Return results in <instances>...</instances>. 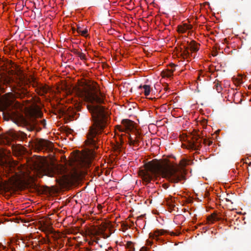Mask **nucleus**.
I'll list each match as a JSON object with an SVG mask.
<instances>
[{
  "label": "nucleus",
  "instance_id": "1",
  "mask_svg": "<svg viewBox=\"0 0 251 251\" xmlns=\"http://www.w3.org/2000/svg\"><path fill=\"white\" fill-rule=\"evenodd\" d=\"M77 95L89 103L87 107L93 119V124L89 128L85 142L94 149L97 148L99 135L102 133L109 120L107 112L100 105L104 102V96L96 85L78 89Z\"/></svg>",
  "mask_w": 251,
  "mask_h": 251
},
{
  "label": "nucleus",
  "instance_id": "2",
  "mask_svg": "<svg viewBox=\"0 0 251 251\" xmlns=\"http://www.w3.org/2000/svg\"><path fill=\"white\" fill-rule=\"evenodd\" d=\"M30 97L31 96L25 86L21 84L14 86L12 88L11 92L3 95V100L0 102V111L3 112L4 118L7 116V120L9 118L17 119L21 125L26 126L29 130L31 131L37 128L40 124L45 127L46 121L38 120L32 113H29L26 117L19 113L21 103L16 100V99H23Z\"/></svg>",
  "mask_w": 251,
  "mask_h": 251
},
{
  "label": "nucleus",
  "instance_id": "3",
  "mask_svg": "<svg viewBox=\"0 0 251 251\" xmlns=\"http://www.w3.org/2000/svg\"><path fill=\"white\" fill-rule=\"evenodd\" d=\"M142 165V181L150 180L154 174H159L172 183H178L185 179L184 171L169 164L154 163L153 161L146 162Z\"/></svg>",
  "mask_w": 251,
  "mask_h": 251
},
{
  "label": "nucleus",
  "instance_id": "4",
  "mask_svg": "<svg viewBox=\"0 0 251 251\" xmlns=\"http://www.w3.org/2000/svg\"><path fill=\"white\" fill-rule=\"evenodd\" d=\"M117 126L119 130L122 132H131V134L129 135V140L134 145L138 143L140 132L134 122L128 119H124L122 121V125Z\"/></svg>",
  "mask_w": 251,
  "mask_h": 251
},
{
  "label": "nucleus",
  "instance_id": "5",
  "mask_svg": "<svg viewBox=\"0 0 251 251\" xmlns=\"http://www.w3.org/2000/svg\"><path fill=\"white\" fill-rule=\"evenodd\" d=\"M94 157L93 152L91 155L78 153L74 155L73 161L74 166L77 169L89 167L91 163L92 159Z\"/></svg>",
  "mask_w": 251,
  "mask_h": 251
},
{
  "label": "nucleus",
  "instance_id": "6",
  "mask_svg": "<svg viewBox=\"0 0 251 251\" xmlns=\"http://www.w3.org/2000/svg\"><path fill=\"white\" fill-rule=\"evenodd\" d=\"M33 169L39 177L44 175L52 176V169L50 165L44 160H37L33 162Z\"/></svg>",
  "mask_w": 251,
  "mask_h": 251
},
{
  "label": "nucleus",
  "instance_id": "7",
  "mask_svg": "<svg viewBox=\"0 0 251 251\" xmlns=\"http://www.w3.org/2000/svg\"><path fill=\"white\" fill-rule=\"evenodd\" d=\"M32 147L38 151H52L53 148V143L46 139L36 138L32 141Z\"/></svg>",
  "mask_w": 251,
  "mask_h": 251
},
{
  "label": "nucleus",
  "instance_id": "8",
  "mask_svg": "<svg viewBox=\"0 0 251 251\" xmlns=\"http://www.w3.org/2000/svg\"><path fill=\"white\" fill-rule=\"evenodd\" d=\"M22 79H25L27 82L32 85L33 87L35 88L36 92L39 95L43 96L48 91V88L46 86L37 82L33 76H31L30 78H26L24 75L23 78H22Z\"/></svg>",
  "mask_w": 251,
  "mask_h": 251
},
{
  "label": "nucleus",
  "instance_id": "9",
  "mask_svg": "<svg viewBox=\"0 0 251 251\" xmlns=\"http://www.w3.org/2000/svg\"><path fill=\"white\" fill-rule=\"evenodd\" d=\"M201 137L198 133L193 135L191 141L189 142L188 147L189 149L193 150H199L201 146Z\"/></svg>",
  "mask_w": 251,
  "mask_h": 251
},
{
  "label": "nucleus",
  "instance_id": "10",
  "mask_svg": "<svg viewBox=\"0 0 251 251\" xmlns=\"http://www.w3.org/2000/svg\"><path fill=\"white\" fill-rule=\"evenodd\" d=\"M185 51L188 53V50H190L193 52L197 51L199 50V44H197L195 41L192 40L190 43L187 42V46H184Z\"/></svg>",
  "mask_w": 251,
  "mask_h": 251
},
{
  "label": "nucleus",
  "instance_id": "11",
  "mask_svg": "<svg viewBox=\"0 0 251 251\" xmlns=\"http://www.w3.org/2000/svg\"><path fill=\"white\" fill-rule=\"evenodd\" d=\"M170 66L172 68L171 69H167L162 72V74L164 77L166 76L167 77H170L173 75V74L175 71V69H173V68L176 67V65L174 64H171Z\"/></svg>",
  "mask_w": 251,
  "mask_h": 251
},
{
  "label": "nucleus",
  "instance_id": "12",
  "mask_svg": "<svg viewBox=\"0 0 251 251\" xmlns=\"http://www.w3.org/2000/svg\"><path fill=\"white\" fill-rule=\"evenodd\" d=\"M149 81L148 79H145L144 82L145 84L142 86V89H144V93L146 96L149 95L151 90L150 85L147 84Z\"/></svg>",
  "mask_w": 251,
  "mask_h": 251
},
{
  "label": "nucleus",
  "instance_id": "13",
  "mask_svg": "<svg viewBox=\"0 0 251 251\" xmlns=\"http://www.w3.org/2000/svg\"><path fill=\"white\" fill-rule=\"evenodd\" d=\"M214 88L215 89L218 93L221 92L223 88L222 87L220 82L218 80H217V81H215L214 82Z\"/></svg>",
  "mask_w": 251,
  "mask_h": 251
},
{
  "label": "nucleus",
  "instance_id": "14",
  "mask_svg": "<svg viewBox=\"0 0 251 251\" xmlns=\"http://www.w3.org/2000/svg\"><path fill=\"white\" fill-rule=\"evenodd\" d=\"M42 231L46 233H51L53 232L52 229L47 226H45L42 227Z\"/></svg>",
  "mask_w": 251,
  "mask_h": 251
},
{
  "label": "nucleus",
  "instance_id": "15",
  "mask_svg": "<svg viewBox=\"0 0 251 251\" xmlns=\"http://www.w3.org/2000/svg\"><path fill=\"white\" fill-rule=\"evenodd\" d=\"M188 22L187 23H184L182 25L185 28V29H187V30H189L192 29V25H191L190 23L191 22L188 19Z\"/></svg>",
  "mask_w": 251,
  "mask_h": 251
},
{
  "label": "nucleus",
  "instance_id": "16",
  "mask_svg": "<svg viewBox=\"0 0 251 251\" xmlns=\"http://www.w3.org/2000/svg\"><path fill=\"white\" fill-rule=\"evenodd\" d=\"M220 220V218L217 217V215L216 214H212L211 215L210 217L208 218V220L213 221H218Z\"/></svg>",
  "mask_w": 251,
  "mask_h": 251
},
{
  "label": "nucleus",
  "instance_id": "17",
  "mask_svg": "<svg viewBox=\"0 0 251 251\" xmlns=\"http://www.w3.org/2000/svg\"><path fill=\"white\" fill-rule=\"evenodd\" d=\"M187 30V29H185V28L181 25L178 26V31L179 32L184 33Z\"/></svg>",
  "mask_w": 251,
  "mask_h": 251
},
{
  "label": "nucleus",
  "instance_id": "18",
  "mask_svg": "<svg viewBox=\"0 0 251 251\" xmlns=\"http://www.w3.org/2000/svg\"><path fill=\"white\" fill-rule=\"evenodd\" d=\"M78 56L82 60H85L86 59L85 54L81 52L78 53Z\"/></svg>",
  "mask_w": 251,
  "mask_h": 251
},
{
  "label": "nucleus",
  "instance_id": "19",
  "mask_svg": "<svg viewBox=\"0 0 251 251\" xmlns=\"http://www.w3.org/2000/svg\"><path fill=\"white\" fill-rule=\"evenodd\" d=\"M203 144H207L208 146H210L212 144V141L204 139L203 140Z\"/></svg>",
  "mask_w": 251,
  "mask_h": 251
},
{
  "label": "nucleus",
  "instance_id": "20",
  "mask_svg": "<svg viewBox=\"0 0 251 251\" xmlns=\"http://www.w3.org/2000/svg\"><path fill=\"white\" fill-rule=\"evenodd\" d=\"M88 32L87 28H85L83 30H81V32H78L80 33L82 36H85V35Z\"/></svg>",
  "mask_w": 251,
  "mask_h": 251
},
{
  "label": "nucleus",
  "instance_id": "21",
  "mask_svg": "<svg viewBox=\"0 0 251 251\" xmlns=\"http://www.w3.org/2000/svg\"><path fill=\"white\" fill-rule=\"evenodd\" d=\"M165 232V231L164 229H160L156 231V233H157L158 235H163L164 234Z\"/></svg>",
  "mask_w": 251,
  "mask_h": 251
},
{
  "label": "nucleus",
  "instance_id": "22",
  "mask_svg": "<svg viewBox=\"0 0 251 251\" xmlns=\"http://www.w3.org/2000/svg\"><path fill=\"white\" fill-rule=\"evenodd\" d=\"M141 136V133H140V136ZM140 137L139 138V142L138 144H136V145L135 144L134 145L133 144H132V143H131L130 141L129 140V142H130V144H132L133 145V147L134 148V150H136V148H137V149H138V148H137L139 145V143H140Z\"/></svg>",
  "mask_w": 251,
  "mask_h": 251
},
{
  "label": "nucleus",
  "instance_id": "23",
  "mask_svg": "<svg viewBox=\"0 0 251 251\" xmlns=\"http://www.w3.org/2000/svg\"><path fill=\"white\" fill-rule=\"evenodd\" d=\"M148 39V38L146 37H144L142 36V46H146V45H143V43H146V40Z\"/></svg>",
  "mask_w": 251,
  "mask_h": 251
},
{
  "label": "nucleus",
  "instance_id": "24",
  "mask_svg": "<svg viewBox=\"0 0 251 251\" xmlns=\"http://www.w3.org/2000/svg\"><path fill=\"white\" fill-rule=\"evenodd\" d=\"M150 115V113L148 111H146L142 113V115L146 117L147 118L148 117V116Z\"/></svg>",
  "mask_w": 251,
  "mask_h": 251
},
{
  "label": "nucleus",
  "instance_id": "25",
  "mask_svg": "<svg viewBox=\"0 0 251 251\" xmlns=\"http://www.w3.org/2000/svg\"><path fill=\"white\" fill-rule=\"evenodd\" d=\"M127 245H128L129 247H130V246H133V251H134V250H135V248H134L135 244H133V243L131 242H127Z\"/></svg>",
  "mask_w": 251,
  "mask_h": 251
},
{
  "label": "nucleus",
  "instance_id": "26",
  "mask_svg": "<svg viewBox=\"0 0 251 251\" xmlns=\"http://www.w3.org/2000/svg\"><path fill=\"white\" fill-rule=\"evenodd\" d=\"M77 26V32L78 33L79 32H81V27L80 26V25L79 24H77L76 25Z\"/></svg>",
  "mask_w": 251,
  "mask_h": 251
},
{
  "label": "nucleus",
  "instance_id": "27",
  "mask_svg": "<svg viewBox=\"0 0 251 251\" xmlns=\"http://www.w3.org/2000/svg\"><path fill=\"white\" fill-rule=\"evenodd\" d=\"M135 2H136L137 5L139 6H141V0H134Z\"/></svg>",
  "mask_w": 251,
  "mask_h": 251
},
{
  "label": "nucleus",
  "instance_id": "28",
  "mask_svg": "<svg viewBox=\"0 0 251 251\" xmlns=\"http://www.w3.org/2000/svg\"><path fill=\"white\" fill-rule=\"evenodd\" d=\"M145 143L146 144V145L148 147L149 146V144L150 143V141L149 140V143L147 142V141H145V142H144L142 141V146H144L145 145Z\"/></svg>",
  "mask_w": 251,
  "mask_h": 251
},
{
  "label": "nucleus",
  "instance_id": "29",
  "mask_svg": "<svg viewBox=\"0 0 251 251\" xmlns=\"http://www.w3.org/2000/svg\"><path fill=\"white\" fill-rule=\"evenodd\" d=\"M23 20V19L22 18V17H20V18H17L16 19H15V21H16V23H18V22H21V21H22Z\"/></svg>",
  "mask_w": 251,
  "mask_h": 251
},
{
  "label": "nucleus",
  "instance_id": "30",
  "mask_svg": "<svg viewBox=\"0 0 251 251\" xmlns=\"http://www.w3.org/2000/svg\"><path fill=\"white\" fill-rule=\"evenodd\" d=\"M73 52H74L75 54H76V55H77V56H78V53L80 52V51H78V50H74Z\"/></svg>",
  "mask_w": 251,
  "mask_h": 251
},
{
  "label": "nucleus",
  "instance_id": "31",
  "mask_svg": "<svg viewBox=\"0 0 251 251\" xmlns=\"http://www.w3.org/2000/svg\"><path fill=\"white\" fill-rule=\"evenodd\" d=\"M138 174H139V176H141V168H139Z\"/></svg>",
  "mask_w": 251,
  "mask_h": 251
},
{
  "label": "nucleus",
  "instance_id": "32",
  "mask_svg": "<svg viewBox=\"0 0 251 251\" xmlns=\"http://www.w3.org/2000/svg\"><path fill=\"white\" fill-rule=\"evenodd\" d=\"M32 99H33V98H31V100H25V101H24V102H26V103H30V100H32Z\"/></svg>",
  "mask_w": 251,
  "mask_h": 251
},
{
  "label": "nucleus",
  "instance_id": "33",
  "mask_svg": "<svg viewBox=\"0 0 251 251\" xmlns=\"http://www.w3.org/2000/svg\"><path fill=\"white\" fill-rule=\"evenodd\" d=\"M124 226L123 227L124 230L127 229V227L126 225H124Z\"/></svg>",
  "mask_w": 251,
  "mask_h": 251
},
{
  "label": "nucleus",
  "instance_id": "34",
  "mask_svg": "<svg viewBox=\"0 0 251 251\" xmlns=\"http://www.w3.org/2000/svg\"><path fill=\"white\" fill-rule=\"evenodd\" d=\"M140 221V220L139 219H137L136 222V225L137 226L138 225V223H139Z\"/></svg>",
  "mask_w": 251,
  "mask_h": 251
},
{
  "label": "nucleus",
  "instance_id": "35",
  "mask_svg": "<svg viewBox=\"0 0 251 251\" xmlns=\"http://www.w3.org/2000/svg\"><path fill=\"white\" fill-rule=\"evenodd\" d=\"M142 251H146V248H145L144 247H142Z\"/></svg>",
  "mask_w": 251,
  "mask_h": 251
},
{
  "label": "nucleus",
  "instance_id": "36",
  "mask_svg": "<svg viewBox=\"0 0 251 251\" xmlns=\"http://www.w3.org/2000/svg\"><path fill=\"white\" fill-rule=\"evenodd\" d=\"M38 114L39 117H41V116L42 115V113L41 112H39Z\"/></svg>",
  "mask_w": 251,
  "mask_h": 251
},
{
  "label": "nucleus",
  "instance_id": "37",
  "mask_svg": "<svg viewBox=\"0 0 251 251\" xmlns=\"http://www.w3.org/2000/svg\"><path fill=\"white\" fill-rule=\"evenodd\" d=\"M86 251H91V250L88 248L86 249Z\"/></svg>",
  "mask_w": 251,
  "mask_h": 251
},
{
  "label": "nucleus",
  "instance_id": "38",
  "mask_svg": "<svg viewBox=\"0 0 251 251\" xmlns=\"http://www.w3.org/2000/svg\"><path fill=\"white\" fill-rule=\"evenodd\" d=\"M147 76V75H146L145 74H144V75L142 74V77L143 76L146 77Z\"/></svg>",
  "mask_w": 251,
  "mask_h": 251
},
{
  "label": "nucleus",
  "instance_id": "39",
  "mask_svg": "<svg viewBox=\"0 0 251 251\" xmlns=\"http://www.w3.org/2000/svg\"><path fill=\"white\" fill-rule=\"evenodd\" d=\"M138 88H139V89H141V85H140L138 86Z\"/></svg>",
  "mask_w": 251,
  "mask_h": 251
},
{
  "label": "nucleus",
  "instance_id": "40",
  "mask_svg": "<svg viewBox=\"0 0 251 251\" xmlns=\"http://www.w3.org/2000/svg\"><path fill=\"white\" fill-rule=\"evenodd\" d=\"M142 50L145 52V53H146V50H145L144 49L142 48Z\"/></svg>",
  "mask_w": 251,
  "mask_h": 251
},
{
  "label": "nucleus",
  "instance_id": "41",
  "mask_svg": "<svg viewBox=\"0 0 251 251\" xmlns=\"http://www.w3.org/2000/svg\"><path fill=\"white\" fill-rule=\"evenodd\" d=\"M46 240L45 239H44V242H43V243H46Z\"/></svg>",
  "mask_w": 251,
  "mask_h": 251
},
{
  "label": "nucleus",
  "instance_id": "42",
  "mask_svg": "<svg viewBox=\"0 0 251 251\" xmlns=\"http://www.w3.org/2000/svg\"><path fill=\"white\" fill-rule=\"evenodd\" d=\"M147 201H148V200H146V201H145V204H147Z\"/></svg>",
  "mask_w": 251,
  "mask_h": 251
},
{
  "label": "nucleus",
  "instance_id": "43",
  "mask_svg": "<svg viewBox=\"0 0 251 251\" xmlns=\"http://www.w3.org/2000/svg\"><path fill=\"white\" fill-rule=\"evenodd\" d=\"M23 134H24V136H23V138H24L25 136H26V134H25V133H23Z\"/></svg>",
  "mask_w": 251,
  "mask_h": 251
},
{
  "label": "nucleus",
  "instance_id": "44",
  "mask_svg": "<svg viewBox=\"0 0 251 251\" xmlns=\"http://www.w3.org/2000/svg\"><path fill=\"white\" fill-rule=\"evenodd\" d=\"M146 55H147V56H148L149 55V53H147Z\"/></svg>",
  "mask_w": 251,
  "mask_h": 251
},
{
  "label": "nucleus",
  "instance_id": "45",
  "mask_svg": "<svg viewBox=\"0 0 251 251\" xmlns=\"http://www.w3.org/2000/svg\"><path fill=\"white\" fill-rule=\"evenodd\" d=\"M72 29H73V30H74V31L75 30L74 27H73V28H72Z\"/></svg>",
  "mask_w": 251,
  "mask_h": 251
},
{
  "label": "nucleus",
  "instance_id": "46",
  "mask_svg": "<svg viewBox=\"0 0 251 251\" xmlns=\"http://www.w3.org/2000/svg\"><path fill=\"white\" fill-rule=\"evenodd\" d=\"M139 183H141V180H139Z\"/></svg>",
  "mask_w": 251,
  "mask_h": 251
},
{
  "label": "nucleus",
  "instance_id": "47",
  "mask_svg": "<svg viewBox=\"0 0 251 251\" xmlns=\"http://www.w3.org/2000/svg\"><path fill=\"white\" fill-rule=\"evenodd\" d=\"M41 128H39V129H38V130H41Z\"/></svg>",
  "mask_w": 251,
  "mask_h": 251
},
{
  "label": "nucleus",
  "instance_id": "48",
  "mask_svg": "<svg viewBox=\"0 0 251 251\" xmlns=\"http://www.w3.org/2000/svg\"><path fill=\"white\" fill-rule=\"evenodd\" d=\"M196 17V19L195 20H197L198 19V18H197L198 17Z\"/></svg>",
  "mask_w": 251,
  "mask_h": 251
},
{
  "label": "nucleus",
  "instance_id": "49",
  "mask_svg": "<svg viewBox=\"0 0 251 251\" xmlns=\"http://www.w3.org/2000/svg\"><path fill=\"white\" fill-rule=\"evenodd\" d=\"M139 251H141V248L139 249Z\"/></svg>",
  "mask_w": 251,
  "mask_h": 251
}]
</instances>
